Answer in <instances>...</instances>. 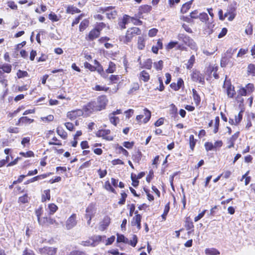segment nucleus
I'll list each match as a JSON object with an SVG mask.
<instances>
[{
	"mask_svg": "<svg viewBox=\"0 0 255 255\" xmlns=\"http://www.w3.org/2000/svg\"><path fill=\"white\" fill-rule=\"evenodd\" d=\"M108 99L105 96H101L95 101L89 102L83 107V110L87 115H90L94 112L100 111L106 108Z\"/></svg>",
	"mask_w": 255,
	"mask_h": 255,
	"instance_id": "f257e3e1",
	"label": "nucleus"
},
{
	"mask_svg": "<svg viewBox=\"0 0 255 255\" xmlns=\"http://www.w3.org/2000/svg\"><path fill=\"white\" fill-rule=\"evenodd\" d=\"M141 34V30L138 27H132L128 29L126 33L125 37H123L121 39V41H123L124 43L128 44L130 42L132 37L135 35H140Z\"/></svg>",
	"mask_w": 255,
	"mask_h": 255,
	"instance_id": "f03ea898",
	"label": "nucleus"
},
{
	"mask_svg": "<svg viewBox=\"0 0 255 255\" xmlns=\"http://www.w3.org/2000/svg\"><path fill=\"white\" fill-rule=\"evenodd\" d=\"M178 38L179 40L183 41L186 45L190 47L193 50H197V47L194 41L189 36L184 34H179L178 35Z\"/></svg>",
	"mask_w": 255,
	"mask_h": 255,
	"instance_id": "7ed1b4c3",
	"label": "nucleus"
},
{
	"mask_svg": "<svg viewBox=\"0 0 255 255\" xmlns=\"http://www.w3.org/2000/svg\"><path fill=\"white\" fill-rule=\"evenodd\" d=\"M100 11L106 12L107 16L109 19L115 18L117 15V12L115 9V7L111 6L101 7L100 8Z\"/></svg>",
	"mask_w": 255,
	"mask_h": 255,
	"instance_id": "20e7f679",
	"label": "nucleus"
},
{
	"mask_svg": "<svg viewBox=\"0 0 255 255\" xmlns=\"http://www.w3.org/2000/svg\"><path fill=\"white\" fill-rule=\"evenodd\" d=\"M57 249L52 247H44L39 249V253L41 255H56Z\"/></svg>",
	"mask_w": 255,
	"mask_h": 255,
	"instance_id": "39448f33",
	"label": "nucleus"
},
{
	"mask_svg": "<svg viewBox=\"0 0 255 255\" xmlns=\"http://www.w3.org/2000/svg\"><path fill=\"white\" fill-rule=\"evenodd\" d=\"M77 215L76 214H73L68 218L66 222V228L67 230H70L76 226L77 223Z\"/></svg>",
	"mask_w": 255,
	"mask_h": 255,
	"instance_id": "423d86ee",
	"label": "nucleus"
},
{
	"mask_svg": "<svg viewBox=\"0 0 255 255\" xmlns=\"http://www.w3.org/2000/svg\"><path fill=\"white\" fill-rule=\"evenodd\" d=\"M84 113H85V112L84 111L83 109H77L68 112L67 117L70 120H73L77 117L82 116Z\"/></svg>",
	"mask_w": 255,
	"mask_h": 255,
	"instance_id": "0eeeda50",
	"label": "nucleus"
},
{
	"mask_svg": "<svg viewBox=\"0 0 255 255\" xmlns=\"http://www.w3.org/2000/svg\"><path fill=\"white\" fill-rule=\"evenodd\" d=\"M111 131L109 129H101L99 130L97 133L96 135L98 137H102L103 138L107 139V140H112L113 137L108 135L110 133Z\"/></svg>",
	"mask_w": 255,
	"mask_h": 255,
	"instance_id": "6e6552de",
	"label": "nucleus"
},
{
	"mask_svg": "<svg viewBox=\"0 0 255 255\" xmlns=\"http://www.w3.org/2000/svg\"><path fill=\"white\" fill-rule=\"evenodd\" d=\"M192 79L194 81L198 82L203 84L204 83V77L199 71H194L192 75Z\"/></svg>",
	"mask_w": 255,
	"mask_h": 255,
	"instance_id": "1a4fd4ad",
	"label": "nucleus"
},
{
	"mask_svg": "<svg viewBox=\"0 0 255 255\" xmlns=\"http://www.w3.org/2000/svg\"><path fill=\"white\" fill-rule=\"evenodd\" d=\"M100 34V32L95 28L91 30L88 35L86 36V39L88 41H92L98 38Z\"/></svg>",
	"mask_w": 255,
	"mask_h": 255,
	"instance_id": "9d476101",
	"label": "nucleus"
},
{
	"mask_svg": "<svg viewBox=\"0 0 255 255\" xmlns=\"http://www.w3.org/2000/svg\"><path fill=\"white\" fill-rule=\"evenodd\" d=\"M141 216L140 214H137L134 216L131 221V225L132 226H136L138 230L141 229Z\"/></svg>",
	"mask_w": 255,
	"mask_h": 255,
	"instance_id": "9b49d317",
	"label": "nucleus"
},
{
	"mask_svg": "<svg viewBox=\"0 0 255 255\" xmlns=\"http://www.w3.org/2000/svg\"><path fill=\"white\" fill-rule=\"evenodd\" d=\"M96 208L95 205L93 203L90 204L86 209V217L88 218V216L93 217L95 213Z\"/></svg>",
	"mask_w": 255,
	"mask_h": 255,
	"instance_id": "f8f14e48",
	"label": "nucleus"
},
{
	"mask_svg": "<svg viewBox=\"0 0 255 255\" xmlns=\"http://www.w3.org/2000/svg\"><path fill=\"white\" fill-rule=\"evenodd\" d=\"M106 238L105 236H94L91 238L93 242L94 247L97 246L100 242H104Z\"/></svg>",
	"mask_w": 255,
	"mask_h": 255,
	"instance_id": "ddd939ff",
	"label": "nucleus"
},
{
	"mask_svg": "<svg viewBox=\"0 0 255 255\" xmlns=\"http://www.w3.org/2000/svg\"><path fill=\"white\" fill-rule=\"evenodd\" d=\"M239 135V132H237L234 134H233L230 138H229L228 140V143H229V145L228 147L230 148L233 147L234 145L235 141L238 138Z\"/></svg>",
	"mask_w": 255,
	"mask_h": 255,
	"instance_id": "4468645a",
	"label": "nucleus"
},
{
	"mask_svg": "<svg viewBox=\"0 0 255 255\" xmlns=\"http://www.w3.org/2000/svg\"><path fill=\"white\" fill-rule=\"evenodd\" d=\"M150 78L149 74L145 70L142 71L139 74V79L144 82L148 81Z\"/></svg>",
	"mask_w": 255,
	"mask_h": 255,
	"instance_id": "2eb2a0df",
	"label": "nucleus"
},
{
	"mask_svg": "<svg viewBox=\"0 0 255 255\" xmlns=\"http://www.w3.org/2000/svg\"><path fill=\"white\" fill-rule=\"evenodd\" d=\"M145 47V38L143 36H140L138 37L137 47L139 50H142Z\"/></svg>",
	"mask_w": 255,
	"mask_h": 255,
	"instance_id": "dca6fc26",
	"label": "nucleus"
},
{
	"mask_svg": "<svg viewBox=\"0 0 255 255\" xmlns=\"http://www.w3.org/2000/svg\"><path fill=\"white\" fill-rule=\"evenodd\" d=\"M206 255H218L220 252L215 248H208L205 251Z\"/></svg>",
	"mask_w": 255,
	"mask_h": 255,
	"instance_id": "f3484780",
	"label": "nucleus"
},
{
	"mask_svg": "<svg viewBox=\"0 0 255 255\" xmlns=\"http://www.w3.org/2000/svg\"><path fill=\"white\" fill-rule=\"evenodd\" d=\"M193 0H190L185 3H184L181 9V12L182 13H185L190 8Z\"/></svg>",
	"mask_w": 255,
	"mask_h": 255,
	"instance_id": "a211bd4d",
	"label": "nucleus"
},
{
	"mask_svg": "<svg viewBox=\"0 0 255 255\" xmlns=\"http://www.w3.org/2000/svg\"><path fill=\"white\" fill-rule=\"evenodd\" d=\"M47 174H45L35 176V177L31 178L30 179L27 180L26 182V184H28L29 183H32V182H33L36 181L38 180L44 179L46 177H47Z\"/></svg>",
	"mask_w": 255,
	"mask_h": 255,
	"instance_id": "6ab92c4d",
	"label": "nucleus"
},
{
	"mask_svg": "<svg viewBox=\"0 0 255 255\" xmlns=\"http://www.w3.org/2000/svg\"><path fill=\"white\" fill-rule=\"evenodd\" d=\"M56 131L57 134L63 139H66L67 138V132L62 128L58 127L57 128Z\"/></svg>",
	"mask_w": 255,
	"mask_h": 255,
	"instance_id": "aec40b11",
	"label": "nucleus"
},
{
	"mask_svg": "<svg viewBox=\"0 0 255 255\" xmlns=\"http://www.w3.org/2000/svg\"><path fill=\"white\" fill-rule=\"evenodd\" d=\"M193 100L197 105H199L201 101L200 97L197 92L194 89H192Z\"/></svg>",
	"mask_w": 255,
	"mask_h": 255,
	"instance_id": "412c9836",
	"label": "nucleus"
},
{
	"mask_svg": "<svg viewBox=\"0 0 255 255\" xmlns=\"http://www.w3.org/2000/svg\"><path fill=\"white\" fill-rule=\"evenodd\" d=\"M116 69V66L114 63L110 61L109 64L108 68L106 70V72L108 73H113Z\"/></svg>",
	"mask_w": 255,
	"mask_h": 255,
	"instance_id": "4be33fe9",
	"label": "nucleus"
},
{
	"mask_svg": "<svg viewBox=\"0 0 255 255\" xmlns=\"http://www.w3.org/2000/svg\"><path fill=\"white\" fill-rule=\"evenodd\" d=\"M117 242H122L124 243H128L129 240L126 238L124 235L117 234Z\"/></svg>",
	"mask_w": 255,
	"mask_h": 255,
	"instance_id": "5701e85b",
	"label": "nucleus"
},
{
	"mask_svg": "<svg viewBox=\"0 0 255 255\" xmlns=\"http://www.w3.org/2000/svg\"><path fill=\"white\" fill-rule=\"evenodd\" d=\"M50 199V190H45L43 192L42 196V202H45L46 200H49Z\"/></svg>",
	"mask_w": 255,
	"mask_h": 255,
	"instance_id": "b1692460",
	"label": "nucleus"
},
{
	"mask_svg": "<svg viewBox=\"0 0 255 255\" xmlns=\"http://www.w3.org/2000/svg\"><path fill=\"white\" fill-rule=\"evenodd\" d=\"M0 69H2L3 72L9 73L11 70V66L8 64H4L0 66Z\"/></svg>",
	"mask_w": 255,
	"mask_h": 255,
	"instance_id": "393cba45",
	"label": "nucleus"
},
{
	"mask_svg": "<svg viewBox=\"0 0 255 255\" xmlns=\"http://www.w3.org/2000/svg\"><path fill=\"white\" fill-rule=\"evenodd\" d=\"M80 10L75 6H68L67 8V12L69 13L74 14L75 13L80 12Z\"/></svg>",
	"mask_w": 255,
	"mask_h": 255,
	"instance_id": "a878e982",
	"label": "nucleus"
},
{
	"mask_svg": "<svg viewBox=\"0 0 255 255\" xmlns=\"http://www.w3.org/2000/svg\"><path fill=\"white\" fill-rule=\"evenodd\" d=\"M141 153L137 151L132 155V159L134 162L138 163L141 159Z\"/></svg>",
	"mask_w": 255,
	"mask_h": 255,
	"instance_id": "bb28decb",
	"label": "nucleus"
},
{
	"mask_svg": "<svg viewBox=\"0 0 255 255\" xmlns=\"http://www.w3.org/2000/svg\"><path fill=\"white\" fill-rule=\"evenodd\" d=\"M230 58V57H228L226 56L223 57L221 60V67H225L229 64Z\"/></svg>",
	"mask_w": 255,
	"mask_h": 255,
	"instance_id": "cd10ccee",
	"label": "nucleus"
},
{
	"mask_svg": "<svg viewBox=\"0 0 255 255\" xmlns=\"http://www.w3.org/2000/svg\"><path fill=\"white\" fill-rule=\"evenodd\" d=\"M143 111H144V114L145 116V118L143 119V122H144V123H146L147 122L149 121V120L150 119L151 113L146 108H145L143 110Z\"/></svg>",
	"mask_w": 255,
	"mask_h": 255,
	"instance_id": "c85d7f7f",
	"label": "nucleus"
},
{
	"mask_svg": "<svg viewBox=\"0 0 255 255\" xmlns=\"http://www.w3.org/2000/svg\"><path fill=\"white\" fill-rule=\"evenodd\" d=\"M109 118L111 124L116 126L119 122V119L118 117L115 116H112L111 115H109Z\"/></svg>",
	"mask_w": 255,
	"mask_h": 255,
	"instance_id": "c756f323",
	"label": "nucleus"
},
{
	"mask_svg": "<svg viewBox=\"0 0 255 255\" xmlns=\"http://www.w3.org/2000/svg\"><path fill=\"white\" fill-rule=\"evenodd\" d=\"M88 24L89 21L87 19H84L81 22L79 25V30L80 31H83L88 26Z\"/></svg>",
	"mask_w": 255,
	"mask_h": 255,
	"instance_id": "7c9ffc66",
	"label": "nucleus"
},
{
	"mask_svg": "<svg viewBox=\"0 0 255 255\" xmlns=\"http://www.w3.org/2000/svg\"><path fill=\"white\" fill-rule=\"evenodd\" d=\"M48 209L49 210V214L50 215L53 214L58 209V207L53 203L49 204Z\"/></svg>",
	"mask_w": 255,
	"mask_h": 255,
	"instance_id": "2f4dec72",
	"label": "nucleus"
},
{
	"mask_svg": "<svg viewBox=\"0 0 255 255\" xmlns=\"http://www.w3.org/2000/svg\"><path fill=\"white\" fill-rule=\"evenodd\" d=\"M139 88V86L138 83H134L132 84L130 89L128 91V94H131L133 92L137 91Z\"/></svg>",
	"mask_w": 255,
	"mask_h": 255,
	"instance_id": "473e14b6",
	"label": "nucleus"
},
{
	"mask_svg": "<svg viewBox=\"0 0 255 255\" xmlns=\"http://www.w3.org/2000/svg\"><path fill=\"white\" fill-rule=\"evenodd\" d=\"M196 143V139H194L193 135H190L189 136V144L190 147L192 150L194 149Z\"/></svg>",
	"mask_w": 255,
	"mask_h": 255,
	"instance_id": "72a5a7b5",
	"label": "nucleus"
},
{
	"mask_svg": "<svg viewBox=\"0 0 255 255\" xmlns=\"http://www.w3.org/2000/svg\"><path fill=\"white\" fill-rule=\"evenodd\" d=\"M227 93L229 97L233 98L235 94L234 87L232 86L228 87L227 90Z\"/></svg>",
	"mask_w": 255,
	"mask_h": 255,
	"instance_id": "f704fd0d",
	"label": "nucleus"
},
{
	"mask_svg": "<svg viewBox=\"0 0 255 255\" xmlns=\"http://www.w3.org/2000/svg\"><path fill=\"white\" fill-rule=\"evenodd\" d=\"M198 16V18H199L203 22H206L209 19L208 15L205 12L201 13Z\"/></svg>",
	"mask_w": 255,
	"mask_h": 255,
	"instance_id": "c9c22d12",
	"label": "nucleus"
},
{
	"mask_svg": "<svg viewBox=\"0 0 255 255\" xmlns=\"http://www.w3.org/2000/svg\"><path fill=\"white\" fill-rule=\"evenodd\" d=\"M195 56L194 55H193L190 57V58L188 60V63L187 64V68L188 69H190L192 67L193 65L195 62Z\"/></svg>",
	"mask_w": 255,
	"mask_h": 255,
	"instance_id": "e433bc0d",
	"label": "nucleus"
},
{
	"mask_svg": "<svg viewBox=\"0 0 255 255\" xmlns=\"http://www.w3.org/2000/svg\"><path fill=\"white\" fill-rule=\"evenodd\" d=\"M238 95L237 98H239V96H245L248 94L247 90H246L245 88H240L238 91Z\"/></svg>",
	"mask_w": 255,
	"mask_h": 255,
	"instance_id": "4c0bfd02",
	"label": "nucleus"
},
{
	"mask_svg": "<svg viewBox=\"0 0 255 255\" xmlns=\"http://www.w3.org/2000/svg\"><path fill=\"white\" fill-rule=\"evenodd\" d=\"M33 121V119H29L27 117H22L19 119V122L22 123H32Z\"/></svg>",
	"mask_w": 255,
	"mask_h": 255,
	"instance_id": "58836bf2",
	"label": "nucleus"
},
{
	"mask_svg": "<svg viewBox=\"0 0 255 255\" xmlns=\"http://www.w3.org/2000/svg\"><path fill=\"white\" fill-rule=\"evenodd\" d=\"M170 209L169 203H168L165 206L163 213L162 215V218L163 220L166 219V216L168 213Z\"/></svg>",
	"mask_w": 255,
	"mask_h": 255,
	"instance_id": "ea45409f",
	"label": "nucleus"
},
{
	"mask_svg": "<svg viewBox=\"0 0 255 255\" xmlns=\"http://www.w3.org/2000/svg\"><path fill=\"white\" fill-rule=\"evenodd\" d=\"M163 62L162 60H159L157 62H154L153 65L154 68L157 70H161L163 68Z\"/></svg>",
	"mask_w": 255,
	"mask_h": 255,
	"instance_id": "a19ab883",
	"label": "nucleus"
},
{
	"mask_svg": "<svg viewBox=\"0 0 255 255\" xmlns=\"http://www.w3.org/2000/svg\"><path fill=\"white\" fill-rule=\"evenodd\" d=\"M0 83L6 87L7 85V81L5 79V76L2 72L0 71Z\"/></svg>",
	"mask_w": 255,
	"mask_h": 255,
	"instance_id": "79ce46f5",
	"label": "nucleus"
},
{
	"mask_svg": "<svg viewBox=\"0 0 255 255\" xmlns=\"http://www.w3.org/2000/svg\"><path fill=\"white\" fill-rule=\"evenodd\" d=\"M152 9V7L150 5H144L143 6H141L140 9L141 12L146 13L149 12Z\"/></svg>",
	"mask_w": 255,
	"mask_h": 255,
	"instance_id": "37998d69",
	"label": "nucleus"
},
{
	"mask_svg": "<svg viewBox=\"0 0 255 255\" xmlns=\"http://www.w3.org/2000/svg\"><path fill=\"white\" fill-rule=\"evenodd\" d=\"M131 179L132 181V186H134V187H137L138 185L139 181L137 180V178L136 177V175H133V174H131Z\"/></svg>",
	"mask_w": 255,
	"mask_h": 255,
	"instance_id": "c03bdc74",
	"label": "nucleus"
},
{
	"mask_svg": "<svg viewBox=\"0 0 255 255\" xmlns=\"http://www.w3.org/2000/svg\"><path fill=\"white\" fill-rule=\"evenodd\" d=\"M105 188L109 191H110L111 192L115 193L116 190L114 188H113L109 181H107L105 182Z\"/></svg>",
	"mask_w": 255,
	"mask_h": 255,
	"instance_id": "a18cd8bd",
	"label": "nucleus"
},
{
	"mask_svg": "<svg viewBox=\"0 0 255 255\" xmlns=\"http://www.w3.org/2000/svg\"><path fill=\"white\" fill-rule=\"evenodd\" d=\"M152 62L151 59H147L143 65L144 68L147 69H150L152 67Z\"/></svg>",
	"mask_w": 255,
	"mask_h": 255,
	"instance_id": "49530a36",
	"label": "nucleus"
},
{
	"mask_svg": "<svg viewBox=\"0 0 255 255\" xmlns=\"http://www.w3.org/2000/svg\"><path fill=\"white\" fill-rule=\"evenodd\" d=\"M80 244L83 246H93V242H92V240L91 238H90L89 239L85 241H82Z\"/></svg>",
	"mask_w": 255,
	"mask_h": 255,
	"instance_id": "de8ad7c7",
	"label": "nucleus"
},
{
	"mask_svg": "<svg viewBox=\"0 0 255 255\" xmlns=\"http://www.w3.org/2000/svg\"><path fill=\"white\" fill-rule=\"evenodd\" d=\"M17 76L18 78H21L28 76V73L25 71L19 70L17 73Z\"/></svg>",
	"mask_w": 255,
	"mask_h": 255,
	"instance_id": "09e8293b",
	"label": "nucleus"
},
{
	"mask_svg": "<svg viewBox=\"0 0 255 255\" xmlns=\"http://www.w3.org/2000/svg\"><path fill=\"white\" fill-rule=\"evenodd\" d=\"M245 32L248 35H251L253 33V25L251 23H248L246 27Z\"/></svg>",
	"mask_w": 255,
	"mask_h": 255,
	"instance_id": "8fccbe9b",
	"label": "nucleus"
},
{
	"mask_svg": "<svg viewBox=\"0 0 255 255\" xmlns=\"http://www.w3.org/2000/svg\"><path fill=\"white\" fill-rule=\"evenodd\" d=\"M121 199L119 201L118 203L120 205H124L125 203L126 199L127 197V194L125 192H123L121 193Z\"/></svg>",
	"mask_w": 255,
	"mask_h": 255,
	"instance_id": "3c124183",
	"label": "nucleus"
},
{
	"mask_svg": "<svg viewBox=\"0 0 255 255\" xmlns=\"http://www.w3.org/2000/svg\"><path fill=\"white\" fill-rule=\"evenodd\" d=\"M137 243V238L136 235H133L132 240H129V243H128L132 247H134Z\"/></svg>",
	"mask_w": 255,
	"mask_h": 255,
	"instance_id": "603ef678",
	"label": "nucleus"
},
{
	"mask_svg": "<svg viewBox=\"0 0 255 255\" xmlns=\"http://www.w3.org/2000/svg\"><path fill=\"white\" fill-rule=\"evenodd\" d=\"M205 147L207 151L213 150L214 149L213 144L210 142H207L205 143Z\"/></svg>",
	"mask_w": 255,
	"mask_h": 255,
	"instance_id": "864d4df0",
	"label": "nucleus"
},
{
	"mask_svg": "<svg viewBox=\"0 0 255 255\" xmlns=\"http://www.w3.org/2000/svg\"><path fill=\"white\" fill-rule=\"evenodd\" d=\"M67 255H88L87 254L83 251H74L70 252L69 254Z\"/></svg>",
	"mask_w": 255,
	"mask_h": 255,
	"instance_id": "5fc2aeb1",
	"label": "nucleus"
},
{
	"mask_svg": "<svg viewBox=\"0 0 255 255\" xmlns=\"http://www.w3.org/2000/svg\"><path fill=\"white\" fill-rule=\"evenodd\" d=\"M246 89L247 90L248 94H250L253 92L254 89V86L253 84L249 83L246 85Z\"/></svg>",
	"mask_w": 255,
	"mask_h": 255,
	"instance_id": "6e6d98bb",
	"label": "nucleus"
},
{
	"mask_svg": "<svg viewBox=\"0 0 255 255\" xmlns=\"http://www.w3.org/2000/svg\"><path fill=\"white\" fill-rule=\"evenodd\" d=\"M84 66L86 68L89 69L91 71H94L96 70V67L92 65L88 62H85L84 63Z\"/></svg>",
	"mask_w": 255,
	"mask_h": 255,
	"instance_id": "4d7b16f0",
	"label": "nucleus"
},
{
	"mask_svg": "<svg viewBox=\"0 0 255 255\" xmlns=\"http://www.w3.org/2000/svg\"><path fill=\"white\" fill-rule=\"evenodd\" d=\"M20 154L24 157H33L34 155L33 152L32 151H28L26 152H21Z\"/></svg>",
	"mask_w": 255,
	"mask_h": 255,
	"instance_id": "13d9d810",
	"label": "nucleus"
},
{
	"mask_svg": "<svg viewBox=\"0 0 255 255\" xmlns=\"http://www.w3.org/2000/svg\"><path fill=\"white\" fill-rule=\"evenodd\" d=\"M178 44L177 41H171L166 46V49L170 50Z\"/></svg>",
	"mask_w": 255,
	"mask_h": 255,
	"instance_id": "bf43d9fd",
	"label": "nucleus"
},
{
	"mask_svg": "<svg viewBox=\"0 0 255 255\" xmlns=\"http://www.w3.org/2000/svg\"><path fill=\"white\" fill-rule=\"evenodd\" d=\"M19 202L22 203H25L28 202V196L26 194H25L24 195L20 197L18 199Z\"/></svg>",
	"mask_w": 255,
	"mask_h": 255,
	"instance_id": "052dcab7",
	"label": "nucleus"
},
{
	"mask_svg": "<svg viewBox=\"0 0 255 255\" xmlns=\"http://www.w3.org/2000/svg\"><path fill=\"white\" fill-rule=\"evenodd\" d=\"M115 237L114 236H112L110 238H108L107 240H105L106 241V245L108 246L111 245L115 241Z\"/></svg>",
	"mask_w": 255,
	"mask_h": 255,
	"instance_id": "680f3d73",
	"label": "nucleus"
},
{
	"mask_svg": "<svg viewBox=\"0 0 255 255\" xmlns=\"http://www.w3.org/2000/svg\"><path fill=\"white\" fill-rule=\"evenodd\" d=\"M243 118V114L242 112H240L238 116L235 117V121L236 124H238L242 120Z\"/></svg>",
	"mask_w": 255,
	"mask_h": 255,
	"instance_id": "e2e57ef3",
	"label": "nucleus"
},
{
	"mask_svg": "<svg viewBox=\"0 0 255 255\" xmlns=\"http://www.w3.org/2000/svg\"><path fill=\"white\" fill-rule=\"evenodd\" d=\"M48 17L52 21H57L58 20L57 16L54 13H50L48 15Z\"/></svg>",
	"mask_w": 255,
	"mask_h": 255,
	"instance_id": "0e129e2a",
	"label": "nucleus"
},
{
	"mask_svg": "<svg viewBox=\"0 0 255 255\" xmlns=\"http://www.w3.org/2000/svg\"><path fill=\"white\" fill-rule=\"evenodd\" d=\"M228 30L226 28H222L221 32L219 34L218 37L219 38H221L225 36L227 33Z\"/></svg>",
	"mask_w": 255,
	"mask_h": 255,
	"instance_id": "69168bd1",
	"label": "nucleus"
},
{
	"mask_svg": "<svg viewBox=\"0 0 255 255\" xmlns=\"http://www.w3.org/2000/svg\"><path fill=\"white\" fill-rule=\"evenodd\" d=\"M47 220H48L47 217H43L42 218H40L38 219V222L40 225H44L45 224L47 223Z\"/></svg>",
	"mask_w": 255,
	"mask_h": 255,
	"instance_id": "338daca9",
	"label": "nucleus"
},
{
	"mask_svg": "<svg viewBox=\"0 0 255 255\" xmlns=\"http://www.w3.org/2000/svg\"><path fill=\"white\" fill-rule=\"evenodd\" d=\"M106 27V24L103 22H100L98 23L95 27V28L99 31L100 32L103 28Z\"/></svg>",
	"mask_w": 255,
	"mask_h": 255,
	"instance_id": "774afa93",
	"label": "nucleus"
}]
</instances>
